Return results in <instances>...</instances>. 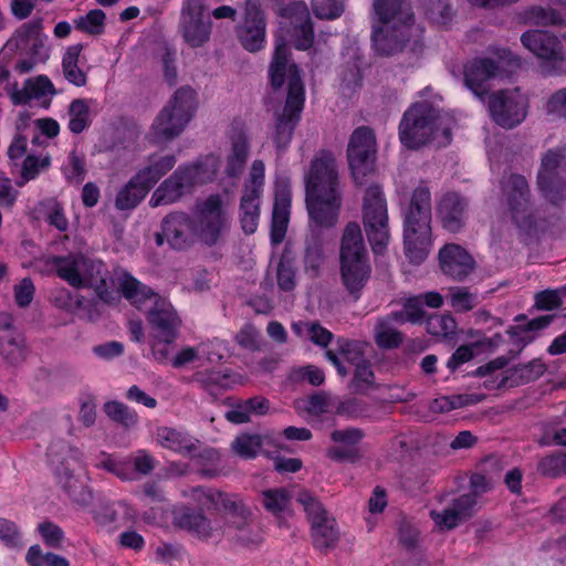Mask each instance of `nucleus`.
Segmentation results:
<instances>
[{
	"label": "nucleus",
	"instance_id": "obj_57",
	"mask_svg": "<svg viewBox=\"0 0 566 566\" xmlns=\"http://www.w3.org/2000/svg\"><path fill=\"white\" fill-rule=\"evenodd\" d=\"M38 532L46 546L55 549L62 548L65 534L57 524L44 521L38 525Z\"/></svg>",
	"mask_w": 566,
	"mask_h": 566
},
{
	"label": "nucleus",
	"instance_id": "obj_23",
	"mask_svg": "<svg viewBox=\"0 0 566 566\" xmlns=\"http://www.w3.org/2000/svg\"><path fill=\"white\" fill-rule=\"evenodd\" d=\"M437 219L450 233H459L467 223L469 200L455 191L446 192L437 202Z\"/></svg>",
	"mask_w": 566,
	"mask_h": 566
},
{
	"label": "nucleus",
	"instance_id": "obj_60",
	"mask_svg": "<svg viewBox=\"0 0 566 566\" xmlns=\"http://www.w3.org/2000/svg\"><path fill=\"white\" fill-rule=\"evenodd\" d=\"M97 467L113 473L123 481L134 480V470L130 461H116L111 457H105Z\"/></svg>",
	"mask_w": 566,
	"mask_h": 566
},
{
	"label": "nucleus",
	"instance_id": "obj_53",
	"mask_svg": "<svg viewBox=\"0 0 566 566\" xmlns=\"http://www.w3.org/2000/svg\"><path fill=\"white\" fill-rule=\"evenodd\" d=\"M296 502L302 505L305 511L307 518L311 522V526L314 525V522H319L328 517L323 504L316 496L307 491L298 492Z\"/></svg>",
	"mask_w": 566,
	"mask_h": 566
},
{
	"label": "nucleus",
	"instance_id": "obj_14",
	"mask_svg": "<svg viewBox=\"0 0 566 566\" xmlns=\"http://www.w3.org/2000/svg\"><path fill=\"white\" fill-rule=\"evenodd\" d=\"M488 107L493 120L503 128H513L526 117V101L517 90H501L491 94Z\"/></svg>",
	"mask_w": 566,
	"mask_h": 566
},
{
	"label": "nucleus",
	"instance_id": "obj_59",
	"mask_svg": "<svg viewBox=\"0 0 566 566\" xmlns=\"http://www.w3.org/2000/svg\"><path fill=\"white\" fill-rule=\"evenodd\" d=\"M313 12L321 19H336L344 11L343 0H312Z\"/></svg>",
	"mask_w": 566,
	"mask_h": 566
},
{
	"label": "nucleus",
	"instance_id": "obj_20",
	"mask_svg": "<svg viewBox=\"0 0 566 566\" xmlns=\"http://www.w3.org/2000/svg\"><path fill=\"white\" fill-rule=\"evenodd\" d=\"M43 21L36 18L21 24L8 40L7 46L14 49L22 56L48 59L42 34Z\"/></svg>",
	"mask_w": 566,
	"mask_h": 566
},
{
	"label": "nucleus",
	"instance_id": "obj_46",
	"mask_svg": "<svg viewBox=\"0 0 566 566\" xmlns=\"http://www.w3.org/2000/svg\"><path fill=\"white\" fill-rule=\"evenodd\" d=\"M106 14L101 9L90 10L74 20L75 29L90 35H101L105 30Z\"/></svg>",
	"mask_w": 566,
	"mask_h": 566
},
{
	"label": "nucleus",
	"instance_id": "obj_43",
	"mask_svg": "<svg viewBox=\"0 0 566 566\" xmlns=\"http://www.w3.org/2000/svg\"><path fill=\"white\" fill-rule=\"evenodd\" d=\"M376 345L382 349H394L403 342V334L392 328L388 319H379L374 329Z\"/></svg>",
	"mask_w": 566,
	"mask_h": 566
},
{
	"label": "nucleus",
	"instance_id": "obj_32",
	"mask_svg": "<svg viewBox=\"0 0 566 566\" xmlns=\"http://www.w3.org/2000/svg\"><path fill=\"white\" fill-rule=\"evenodd\" d=\"M156 437L161 447L184 455L195 457L198 450L197 439L174 428L160 427L157 429Z\"/></svg>",
	"mask_w": 566,
	"mask_h": 566
},
{
	"label": "nucleus",
	"instance_id": "obj_52",
	"mask_svg": "<svg viewBox=\"0 0 566 566\" xmlns=\"http://www.w3.org/2000/svg\"><path fill=\"white\" fill-rule=\"evenodd\" d=\"M449 302L455 312L464 313L478 306L479 296L470 292L469 287L455 286L450 289Z\"/></svg>",
	"mask_w": 566,
	"mask_h": 566
},
{
	"label": "nucleus",
	"instance_id": "obj_38",
	"mask_svg": "<svg viewBox=\"0 0 566 566\" xmlns=\"http://www.w3.org/2000/svg\"><path fill=\"white\" fill-rule=\"evenodd\" d=\"M311 528L313 544L316 549L327 553L336 546L339 533L334 518L326 517L323 521L314 522Z\"/></svg>",
	"mask_w": 566,
	"mask_h": 566
},
{
	"label": "nucleus",
	"instance_id": "obj_3",
	"mask_svg": "<svg viewBox=\"0 0 566 566\" xmlns=\"http://www.w3.org/2000/svg\"><path fill=\"white\" fill-rule=\"evenodd\" d=\"M405 253L413 264L422 263L432 245V198L429 186L421 181L401 207Z\"/></svg>",
	"mask_w": 566,
	"mask_h": 566
},
{
	"label": "nucleus",
	"instance_id": "obj_15",
	"mask_svg": "<svg viewBox=\"0 0 566 566\" xmlns=\"http://www.w3.org/2000/svg\"><path fill=\"white\" fill-rule=\"evenodd\" d=\"M565 158L563 148H553L548 149L541 159L536 185L543 197L552 203H557L564 197L565 185L559 176V169Z\"/></svg>",
	"mask_w": 566,
	"mask_h": 566
},
{
	"label": "nucleus",
	"instance_id": "obj_54",
	"mask_svg": "<svg viewBox=\"0 0 566 566\" xmlns=\"http://www.w3.org/2000/svg\"><path fill=\"white\" fill-rule=\"evenodd\" d=\"M276 281L280 290L290 292L296 285V271L291 259L282 255L276 268Z\"/></svg>",
	"mask_w": 566,
	"mask_h": 566
},
{
	"label": "nucleus",
	"instance_id": "obj_7",
	"mask_svg": "<svg viewBox=\"0 0 566 566\" xmlns=\"http://www.w3.org/2000/svg\"><path fill=\"white\" fill-rule=\"evenodd\" d=\"M196 108V91L190 86L178 88L151 124L149 140L160 144L178 137L193 117Z\"/></svg>",
	"mask_w": 566,
	"mask_h": 566
},
{
	"label": "nucleus",
	"instance_id": "obj_37",
	"mask_svg": "<svg viewBox=\"0 0 566 566\" xmlns=\"http://www.w3.org/2000/svg\"><path fill=\"white\" fill-rule=\"evenodd\" d=\"M260 197L255 190H243L240 202V221L247 234L255 232L260 218Z\"/></svg>",
	"mask_w": 566,
	"mask_h": 566
},
{
	"label": "nucleus",
	"instance_id": "obj_6",
	"mask_svg": "<svg viewBox=\"0 0 566 566\" xmlns=\"http://www.w3.org/2000/svg\"><path fill=\"white\" fill-rule=\"evenodd\" d=\"M380 27H374L371 41L380 55H391L402 49L407 34L405 29L413 22V13L406 0H374Z\"/></svg>",
	"mask_w": 566,
	"mask_h": 566
},
{
	"label": "nucleus",
	"instance_id": "obj_27",
	"mask_svg": "<svg viewBox=\"0 0 566 566\" xmlns=\"http://www.w3.org/2000/svg\"><path fill=\"white\" fill-rule=\"evenodd\" d=\"M497 64L492 59H475L464 66V83L483 99L489 93V81L496 75Z\"/></svg>",
	"mask_w": 566,
	"mask_h": 566
},
{
	"label": "nucleus",
	"instance_id": "obj_16",
	"mask_svg": "<svg viewBox=\"0 0 566 566\" xmlns=\"http://www.w3.org/2000/svg\"><path fill=\"white\" fill-rule=\"evenodd\" d=\"M266 20L260 0H245L244 18L237 28L241 45L249 52L260 51L265 43Z\"/></svg>",
	"mask_w": 566,
	"mask_h": 566
},
{
	"label": "nucleus",
	"instance_id": "obj_30",
	"mask_svg": "<svg viewBox=\"0 0 566 566\" xmlns=\"http://www.w3.org/2000/svg\"><path fill=\"white\" fill-rule=\"evenodd\" d=\"M212 22L205 14L180 18L179 32L184 41L193 49L203 46L210 40Z\"/></svg>",
	"mask_w": 566,
	"mask_h": 566
},
{
	"label": "nucleus",
	"instance_id": "obj_35",
	"mask_svg": "<svg viewBox=\"0 0 566 566\" xmlns=\"http://www.w3.org/2000/svg\"><path fill=\"white\" fill-rule=\"evenodd\" d=\"M231 145L232 153L227 159L226 174L237 178L243 171L249 155L248 138L242 129H233Z\"/></svg>",
	"mask_w": 566,
	"mask_h": 566
},
{
	"label": "nucleus",
	"instance_id": "obj_29",
	"mask_svg": "<svg viewBox=\"0 0 566 566\" xmlns=\"http://www.w3.org/2000/svg\"><path fill=\"white\" fill-rule=\"evenodd\" d=\"M175 155L151 154L147 164L134 176L148 191L176 165Z\"/></svg>",
	"mask_w": 566,
	"mask_h": 566
},
{
	"label": "nucleus",
	"instance_id": "obj_56",
	"mask_svg": "<svg viewBox=\"0 0 566 566\" xmlns=\"http://www.w3.org/2000/svg\"><path fill=\"white\" fill-rule=\"evenodd\" d=\"M428 331L434 336L449 338L457 332V322L449 314L436 315L429 318Z\"/></svg>",
	"mask_w": 566,
	"mask_h": 566
},
{
	"label": "nucleus",
	"instance_id": "obj_9",
	"mask_svg": "<svg viewBox=\"0 0 566 566\" xmlns=\"http://www.w3.org/2000/svg\"><path fill=\"white\" fill-rule=\"evenodd\" d=\"M364 229L375 254H384L389 243L387 205L379 186H370L364 196Z\"/></svg>",
	"mask_w": 566,
	"mask_h": 566
},
{
	"label": "nucleus",
	"instance_id": "obj_13",
	"mask_svg": "<svg viewBox=\"0 0 566 566\" xmlns=\"http://www.w3.org/2000/svg\"><path fill=\"white\" fill-rule=\"evenodd\" d=\"M306 193H343L335 154L321 149L313 157L305 175Z\"/></svg>",
	"mask_w": 566,
	"mask_h": 566
},
{
	"label": "nucleus",
	"instance_id": "obj_48",
	"mask_svg": "<svg viewBox=\"0 0 566 566\" xmlns=\"http://www.w3.org/2000/svg\"><path fill=\"white\" fill-rule=\"evenodd\" d=\"M269 440V437L245 433L234 439L232 448L240 457L245 459L254 458L260 452L263 442Z\"/></svg>",
	"mask_w": 566,
	"mask_h": 566
},
{
	"label": "nucleus",
	"instance_id": "obj_40",
	"mask_svg": "<svg viewBox=\"0 0 566 566\" xmlns=\"http://www.w3.org/2000/svg\"><path fill=\"white\" fill-rule=\"evenodd\" d=\"M149 191L133 177L117 193L115 207L120 211L135 209Z\"/></svg>",
	"mask_w": 566,
	"mask_h": 566
},
{
	"label": "nucleus",
	"instance_id": "obj_62",
	"mask_svg": "<svg viewBox=\"0 0 566 566\" xmlns=\"http://www.w3.org/2000/svg\"><path fill=\"white\" fill-rule=\"evenodd\" d=\"M337 349L338 353L344 357V359L354 366H356L357 363H361L363 360H365V358L363 357V347L356 340L338 338Z\"/></svg>",
	"mask_w": 566,
	"mask_h": 566
},
{
	"label": "nucleus",
	"instance_id": "obj_26",
	"mask_svg": "<svg viewBox=\"0 0 566 566\" xmlns=\"http://www.w3.org/2000/svg\"><path fill=\"white\" fill-rule=\"evenodd\" d=\"M80 275L83 280V287L93 289L101 301L107 304L115 302V292L107 284L109 272L105 263L83 256Z\"/></svg>",
	"mask_w": 566,
	"mask_h": 566
},
{
	"label": "nucleus",
	"instance_id": "obj_25",
	"mask_svg": "<svg viewBox=\"0 0 566 566\" xmlns=\"http://www.w3.org/2000/svg\"><path fill=\"white\" fill-rule=\"evenodd\" d=\"M151 327L157 331L156 337H163L166 342H175L178 337L181 319L172 305L165 298L157 297L154 306L147 314Z\"/></svg>",
	"mask_w": 566,
	"mask_h": 566
},
{
	"label": "nucleus",
	"instance_id": "obj_49",
	"mask_svg": "<svg viewBox=\"0 0 566 566\" xmlns=\"http://www.w3.org/2000/svg\"><path fill=\"white\" fill-rule=\"evenodd\" d=\"M25 560L29 566H70L65 557L51 552L44 553L38 544L29 547Z\"/></svg>",
	"mask_w": 566,
	"mask_h": 566
},
{
	"label": "nucleus",
	"instance_id": "obj_41",
	"mask_svg": "<svg viewBox=\"0 0 566 566\" xmlns=\"http://www.w3.org/2000/svg\"><path fill=\"white\" fill-rule=\"evenodd\" d=\"M290 201L285 197H276L272 212L271 241L279 244L283 241L290 216Z\"/></svg>",
	"mask_w": 566,
	"mask_h": 566
},
{
	"label": "nucleus",
	"instance_id": "obj_21",
	"mask_svg": "<svg viewBox=\"0 0 566 566\" xmlns=\"http://www.w3.org/2000/svg\"><path fill=\"white\" fill-rule=\"evenodd\" d=\"M177 525L203 542H219L224 534L219 516L208 517L202 512L185 509L176 516Z\"/></svg>",
	"mask_w": 566,
	"mask_h": 566
},
{
	"label": "nucleus",
	"instance_id": "obj_11",
	"mask_svg": "<svg viewBox=\"0 0 566 566\" xmlns=\"http://www.w3.org/2000/svg\"><path fill=\"white\" fill-rule=\"evenodd\" d=\"M509 211L514 223L526 233L536 228V211L532 202V193L527 179L520 174H511L502 182Z\"/></svg>",
	"mask_w": 566,
	"mask_h": 566
},
{
	"label": "nucleus",
	"instance_id": "obj_24",
	"mask_svg": "<svg viewBox=\"0 0 566 566\" xmlns=\"http://www.w3.org/2000/svg\"><path fill=\"white\" fill-rule=\"evenodd\" d=\"M438 259L441 272L457 282L467 280L476 266L474 258L457 243L444 244L439 250Z\"/></svg>",
	"mask_w": 566,
	"mask_h": 566
},
{
	"label": "nucleus",
	"instance_id": "obj_64",
	"mask_svg": "<svg viewBox=\"0 0 566 566\" xmlns=\"http://www.w3.org/2000/svg\"><path fill=\"white\" fill-rule=\"evenodd\" d=\"M554 317V315L538 316L531 321H527L526 324H517L515 326H510L506 333L511 337H514L523 333L541 331L546 328L552 323Z\"/></svg>",
	"mask_w": 566,
	"mask_h": 566
},
{
	"label": "nucleus",
	"instance_id": "obj_39",
	"mask_svg": "<svg viewBox=\"0 0 566 566\" xmlns=\"http://www.w3.org/2000/svg\"><path fill=\"white\" fill-rule=\"evenodd\" d=\"M324 259L323 240L319 234L312 233L307 235L304 248L305 272L312 277H317Z\"/></svg>",
	"mask_w": 566,
	"mask_h": 566
},
{
	"label": "nucleus",
	"instance_id": "obj_19",
	"mask_svg": "<svg viewBox=\"0 0 566 566\" xmlns=\"http://www.w3.org/2000/svg\"><path fill=\"white\" fill-rule=\"evenodd\" d=\"M311 223L321 229L334 228L339 219L343 193H306Z\"/></svg>",
	"mask_w": 566,
	"mask_h": 566
},
{
	"label": "nucleus",
	"instance_id": "obj_44",
	"mask_svg": "<svg viewBox=\"0 0 566 566\" xmlns=\"http://www.w3.org/2000/svg\"><path fill=\"white\" fill-rule=\"evenodd\" d=\"M69 128L74 134H81L90 124V105L86 99H73L69 106Z\"/></svg>",
	"mask_w": 566,
	"mask_h": 566
},
{
	"label": "nucleus",
	"instance_id": "obj_58",
	"mask_svg": "<svg viewBox=\"0 0 566 566\" xmlns=\"http://www.w3.org/2000/svg\"><path fill=\"white\" fill-rule=\"evenodd\" d=\"M64 174L67 180L80 184L85 179V157L76 149L69 154L67 166L64 168Z\"/></svg>",
	"mask_w": 566,
	"mask_h": 566
},
{
	"label": "nucleus",
	"instance_id": "obj_1",
	"mask_svg": "<svg viewBox=\"0 0 566 566\" xmlns=\"http://www.w3.org/2000/svg\"><path fill=\"white\" fill-rule=\"evenodd\" d=\"M227 227L220 195H210L198 200L193 217L185 212H172L161 221V231L155 235L156 244L168 245L177 251L190 249L197 240L206 245H214Z\"/></svg>",
	"mask_w": 566,
	"mask_h": 566
},
{
	"label": "nucleus",
	"instance_id": "obj_36",
	"mask_svg": "<svg viewBox=\"0 0 566 566\" xmlns=\"http://www.w3.org/2000/svg\"><path fill=\"white\" fill-rule=\"evenodd\" d=\"M118 291L136 307H140L146 301L159 297L151 287L142 283L129 273H125L119 281Z\"/></svg>",
	"mask_w": 566,
	"mask_h": 566
},
{
	"label": "nucleus",
	"instance_id": "obj_2",
	"mask_svg": "<svg viewBox=\"0 0 566 566\" xmlns=\"http://www.w3.org/2000/svg\"><path fill=\"white\" fill-rule=\"evenodd\" d=\"M290 48L281 36L275 39V49L269 69L270 82L274 90L283 86L287 78V96L281 112L275 113L272 140L279 153H284L293 138L304 108L305 93L298 66L290 63Z\"/></svg>",
	"mask_w": 566,
	"mask_h": 566
},
{
	"label": "nucleus",
	"instance_id": "obj_31",
	"mask_svg": "<svg viewBox=\"0 0 566 566\" xmlns=\"http://www.w3.org/2000/svg\"><path fill=\"white\" fill-rule=\"evenodd\" d=\"M57 484L66 495L80 505H88L92 500V493L87 486L73 474L69 463L64 461L55 468Z\"/></svg>",
	"mask_w": 566,
	"mask_h": 566
},
{
	"label": "nucleus",
	"instance_id": "obj_5",
	"mask_svg": "<svg viewBox=\"0 0 566 566\" xmlns=\"http://www.w3.org/2000/svg\"><path fill=\"white\" fill-rule=\"evenodd\" d=\"M339 275L347 293L355 301L359 300L370 279L371 264L357 222H348L343 231L339 247Z\"/></svg>",
	"mask_w": 566,
	"mask_h": 566
},
{
	"label": "nucleus",
	"instance_id": "obj_4",
	"mask_svg": "<svg viewBox=\"0 0 566 566\" xmlns=\"http://www.w3.org/2000/svg\"><path fill=\"white\" fill-rule=\"evenodd\" d=\"M400 143L408 149L417 150L438 139L440 145L451 143V126L432 103H412L402 114L398 126Z\"/></svg>",
	"mask_w": 566,
	"mask_h": 566
},
{
	"label": "nucleus",
	"instance_id": "obj_61",
	"mask_svg": "<svg viewBox=\"0 0 566 566\" xmlns=\"http://www.w3.org/2000/svg\"><path fill=\"white\" fill-rule=\"evenodd\" d=\"M524 382L538 379L546 371V365L541 358H535L526 364H520L513 368Z\"/></svg>",
	"mask_w": 566,
	"mask_h": 566
},
{
	"label": "nucleus",
	"instance_id": "obj_28",
	"mask_svg": "<svg viewBox=\"0 0 566 566\" xmlns=\"http://www.w3.org/2000/svg\"><path fill=\"white\" fill-rule=\"evenodd\" d=\"M55 94L56 90L52 81L46 75H38L25 80L22 88L14 84L10 98L14 105H27L31 99H40Z\"/></svg>",
	"mask_w": 566,
	"mask_h": 566
},
{
	"label": "nucleus",
	"instance_id": "obj_33",
	"mask_svg": "<svg viewBox=\"0 0 566 566\" xmlns=\"http://www.w3.org/2000/svg\"><path fill=\"white\" fill-rule=\"evenodd\" d=\"M84 45L81 43L71 45L66 49L62 59V70L64 77L75 86H84L87 83V74L82 70L86 59L82 56Z\"/></svg>",
	"mask_w": 566,
	"mask_h": 566
},
{
	"label": "nucleus",
	"instance_id": "obj_17",
	"mask_svg": "<svg viewBox=\"0 0 566 566\" xmlns=\"http://www.w3.org/2000/svg\"><path fill=\"white\" fill-rule=\"evenodd\" d=\"M10 313H0V357L9 367L21 366L29 349L24 336L15 328Z\"/></svg>",
	"mask_w": 566,
	"mask_h": 566
},
{
	"label": "nucleus",
	"instance_id": "obj_45",
	"mask_svg": "<svg viewBox=\"0 0 566 566\" xmlns=\"http://www.w3.org/2000/svg\"><path fill=\"white\" fill-rule=\"evenodd\" d=\"M479 400L474 395H452V396H442L433 399L430 402L429 409L432 412H449L454 409L463 408L470 405L476 403Z\"/></svg>",
	"mask_w": 566,
	"mask_h": 566
},
{
	"label": "nucleus",
	"instance_id": "obj_8",
	"mask_svg": "<svg viewBox=\"0 0 566 566\" xmlns=\"http://www.w3.org/2000/svg\"><path fill=\"white\" fill-rule=\"evenodd\" d=\"M214 177V170L202 163L179 166L170 177L165 179L151 196L153 207L178 201L196 186L205 185Z\"/></svg>",
	"mask_w": 566,
	"mask_h": 566
},
{
	"label": "nucleus",
	"instance_id": "obj_51",
	"mask_svg": "<svg viewBox=\"0 0 566 566\" xmlns=\"http://www.w3.org/2000/svg\"><path fill=\"white\" fill-rule=\"evenodd\" d=\"M103 409L107 417L126 428L135 426L138 421V416L135 410L123 402L108 401L104 405Z\"/></svg>",
	"mask_w": 566,
	"mask_h": 566
},
{
	"label": "nucleus",
	"instance_id": "obj_63",
	"mask_svg": "<svg viewBox=\"0 0 566 566\" xmlns=\"http://www.w3.org/2000/svg\"><path fill=\"white\" fill-rule=\"evenodd\" d=\"M234 539L245 547H256L263 542L261 530L251 523L249 526L235 527Z\"/></svg>",
	"mask_w": 566,
	"mask_h": 566
},
{
	"label": "nucleus",
	"instance_id": "obj_10",
	"mask_svg": "<svg viewBox=\"0 0 566 566\" xmlns=\"http://www.w3.org/2000/svg\"><path fill=\"white\" fill-rule=\"evenodd\" d=\"M377 142L373 128L359 126L347 145V160L356 185L364 186L376 170Z\"/></svg>",
	"mask_w": 566,
	"mask_h": 566
},
{
	"label": "nucleus",
	"instance_id": "obj_34",
	"mask_svg": "<svg viewBox=\"0 0 566 566\" xmlns=\"http://www.w3.org/2000/svg\"><path fill=\"white\" fill-rule=\"evenodd\" d=\"M83 254L52 256L48 263L55 270L57 276L75 289L83 287L82 271Z\"/></svg>",
	"mask_w": 566,
	"mask_h": 566
},
{
	"label": "nucleus",
	"instance_id": "obj_12",
	"mask_svg": "<svg viewBox=\"0 0 566 566\" xmlns=\"http://www.w3.org/2000/svg\"><path fill=\"white\" fill-rule=\"evenodd\" d=\"M521 42L541 60L545 75L566 72V59L560 40L553 33L531 30L522 34Z\"/></svg>",
	"mask_w": 566,
	"mask_h": 566
},
{
	"label": "nucleus",
	"instance_id": "obj_47",
	"mask_svg": "<svg viewBox=\"0 0 566 566\" xmlns=\"http://www.w3.org/2000/svg\"><path fill=\"white\" fill-rule=\"evenodd\" d=\"M291 497L284 489H271L262 493V504L264 509L273 514L280 516L289 510Z\"/></svg>",
	"mask_w": 566,
	"mask_h": 566
},
{
	"label": "nucleus",
	"instance_id": "obj_22",
	"mask_svg": "<svg viewBox=\"0 0 566 566\" xmlns=\"http://www.w3.org/2000/svg\"><path fill=\"white\" fill-rule=\"evenodd\" d=\"M193 494L198 500L202 496L207 502L220 504L229 515V523L232 528L249 526L253 522L250 507L237 494L206 490L202 486L195 488Z\"/></svg>",
	"mask_w": 566,
	"mask_h": 566
},
{
	"label": "nucleus",
	"instance_id": "obj_18",
	"mask_svg": "<svg viewBox=\"0 0 566 566\" xmlns=\"http://www.w3.org/2000/svg\"><path fill=\"white\" fill-rule=\"evenodd\" d=\"M329 438L333 446L326 449V457L335 462L357 463L363 459V451L359 448L365 438V432L360 428L347 427L335 429Z\"/></svg>",
	"mask_w": 566,
	"mask_h": 566
},
{
	"label": "nucleus",
	"instance_id": "obj_50",
	"mask_svg": "<svg viewBox=\"0 0 566 566\" xmlns=\"http://www.w3.org/2000/svg\"><path fill=\"white\" fill-rule=\"evenodd\" d=\"M375 374L369 360L365 359L357 363L354 370V376L350 381L352 389L357 394H365L375 386Z\"/></svg>",
	"mask_w": 566,
	"mask_h": 566
},
{
	"label": "nucleus",
	"instance_id": "obj_55",
	"mask_svg": "<svg viewBox=\"0 0 566 566\" xmlns=\"http://www.w3.org/2000/svg\"><path fill=\"white\" fill-rule=\"evenodd\" d=\"M537 470L545 476H559L566 473V454L553 453L541 459Z\"/></svg>",
	"mask_w": 566,
	"mask_h": 566
},
{
	"label": "nucleus",
	"instance_id": "obj_42",
	"mask_svg": "<svg viewBox=\"0 0 566 566\" xmlns=\"http://www.w3.org/2000/svg\"><path fill=\"white\" fill-rule=\"evenodd\" d=\"M295 10L300 11L297 22L294 25V45L297 50H307L312 46L314 41V32L310 14L304 6L295 4Z\"/></svg>",
	"mask_w": 566,
	"mask_h": 566
}]
</instances>
